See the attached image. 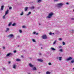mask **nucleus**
<instances>
[{"mask_svg": "<svg viewBox=\"0 0 74 74\" xmlns=\"http://www.w3.org/2000/svg\"><path fill=\"white\" fill-rule=\"evenodd\" d=\"M13 55L12 53H9L7 55H6V57H8V56H10V55Z\"/></svg>", "mask_w": 74, "mask_h": 74, "instance_id": "obj_6", "label": "nucleus"}, {"mask_svg": "<svg viewBox=\"0 0 74 74\" xmlns=\"http://www.w3.org/2000/svg\"><path fill=\"white\" fill-rule=\"evenodd\" d=\"M27 9H28V7H25V11H26L27 10Z\"/></svg>", "mask_w": 74, "mask_h": 74, "instance_id": "obj_20", "label": "nucleus"}, {"mask_svg": "<svg viewBox=\"0 0 74 74\" xmlns=\"http://www.w3.org/2000/svg\"><path fill=\"white\" fill-rule=\"evenodd\" d=\"M11 9H12V7H9V10H11Z\"/></svg>", "mask_w": 74, "mask_h": 74, "instance_id": "obj_38", "label": "nucleus"}, {"mask_svg": "<svg viewBox=\"0 0 74 74\" xmlns=\"http://www.w3.org/2000/svg\"><path fill=\"white\" fill-rule=\"evenodd\" d=\"M71 63H74V59H73L71 61Z\"/></svg>", "mask_w": 74, "mask_h": 74, "instance_id": "obj_23", "label": "nucleus"}, {"mask_svg": "<svg viewBox=\"0 0 74 74\" xmlns=\"http://www.w3.org/2000/svg\"><path fill=\"white\" fill-rule=\"evenodd\" d=\"M62 44L64 45H65V43H64V42H62Z\"/></svg>", "mask_w": 74, "mask_h": 74, "instance_id": "obj_35", "label": "nucleus"}, {"mask_svg": "<svg viewBox=\"0 0 74 74\" xmlns=\"http://www.w3.org/2000/svg\"><path fill=\"white\" fill-rule=\"evenodd\" d=\"M16 62H19V61H21V60L19 59H16Z\"/></svg>", "mask_w": 74, "mask_h": 74, "instance_id": "obj_21", "label": "nucleus"}, {"mask_svg": "<svg viewBox=\"0 0 74 74\" xmlns=\"http://www.w3.org/2000/svg\"><path fill=\"white\" fill-rule=\"evenodd\" d=\"M23 15V12H22L20 14V15H21V16H22V15Z\"/></svg>", "mask_w": 74, "mask_h": 74, "instance_id": "obj_26", "label": "nucleus"}, {"mask_svg": "<svg viewBox=\"0 0 74 74\" xmlns=\"http://www.w3.org/2000/svg\"><path fill=\"white\" fill-rule=\"evenodd\" d=\"M48 64L50 66L51 65H52V64L51 62H49L48 63Z\"/></svg>", "mask_w": 74, "mask_h": 74, "instance_id": "obj_32", "label": "nucleus"}, {"mask_svg": "<svg viewBox=\"0 0 74 74\" xmlns=\"http://www.w3.org/2000/svg\"><path fill=\"white\" fill-rule=\"evenodd\" d=\"M51 74V72L49 71H47L46 73V74Z\"/></svg>", "mask_w": 74, "mask_h": 74, "instance_id": "obj_25", "label": "nucleus"}, {"mask_svg": "<svg viewBox=\"0 0 74 74\" xmlns=\"http://www.w3.org/2000/svg\"><path fill=\"white\" fill-rule=\"evenodd\" d=\"M3 9H4V6H1V10H3Z\"/></svg>", "mask_w": 74, "mask_h": 74, "instance_id": "obj_16", "label": "nucleus"}, {"mask_svg": "<svg viewBox=\"0 0 74 74\" xmlns=\"http://www.w3.org/2000/svg\"><path fill=\"white\" fill-rule=\"evenodd\" d=\"M32 70H33L34 71H35L37 69H36V67H34L32 69Z\"/></svg>", "mask_w": 74, "mask_h": 74, "instance_id": "obj_22", "label": "nucleus"}, {"mask_svg": "<svg viewBox=\"0 0 74 74\" xmlns=\"http://www.w3.org/2000/svg\"><path fill=\"white\" fill-rule=\"evenodd\" d=\"M29 65L31 67H34V65L32 64H29Z\"/></svg>", "mask_w": 74, "mask_h": 74, "instance_id": "obj_10", "label": "nucleus"}, {"mask_svg": "<svg viewBox=\"0 0 74 74\" xmlns=\"http://www.w3.org/2000/svg\"><path fill=\"white\" fill-rule=\"evenodd\" d=\"M42 37L43 39H47V36L45 35H43L42 36Z\"/></svg>", "mask_w": 74, "mask_h": 74, "instance_id": "obj_3", "label": "nucleus"}, {"mask_svg": "<svg viewBox=\"0 0 74 74\" xmlns=\"http://www.w3.org/2000/svg\"><path fill=\"white\" fill-rule=\"evenodd\" d=\"M30 9H31L32 10H33V9H34V6H32L30 7Z\"/></svg>", "mask_w": 74, "mask_h": 74, "instance_id": "obj_11", "label": "nucleus"}, {"mask_svg": "<svg viewBox=\"0 0 74 74\" xmlns=\"http://www.w3.org/2000/svg\"><path fill=\"white\" fill-rule=\"evenodd\" d=\"M49 35H52V34H54V33H52L51 32H50L49 33Z\"/></svg>", "mask_w": 74, "mask_h": 74, "instance_id": "obj_24", "label": "nucleus"}, {"mask_svg": "<svg viewBox=\"0 0 74 74\" xmlns=\"http://www.w3.org/2000/svg\"><path fill=\"white\" fill-rule=\"evenodd\" d=\"M22 28H26V26H22Z\"/></svg>", "mask_w": 74, "mask_h": 74, "instance_id": "obj_36", "label": "nucleus"}, {"mask_svg": "<svg viewBox=\"0 0 74 74\" xmlns=\"http://www.w3.org/2000/svg\"><path fill=\"white\" fill-rule=\"evenodd\" d=\"M53 13L51 12L49 13L48 15L46 17V18H51L52 17V16L54 15Z\"/></svg>", "mask_w": 74, "mask_h": 74, "instance_id": "obj_1", "label": "nucleus"}, {"mask_svg": "<svg viewBox=\"0 0 74 74\" xmlns=\"http://www.w3.org/2000/svg\"><path fill=\"white\" fill-rule=\"evenodd\" d=\"M13 52L14 53H15L16 52V50H15Z\"/></svg>", "mask_w": 74, "mask_h": 74, "instance_id": "obj_39", "label": "nucleus"}, {"mask_svg": "<svg viewBox=\"0 0 74 74\" xmlns=\"http://www.w3.org/2000/svg\"><path fill=\"white\" fill-rule=\"evenodd\" d=\"M11 25H12V22H11L9 23L8 25V26L9 27L11 26Z\"/></svg>", "mask_w": 74, "mask_h": 74, "instance_id": "obj_13", "label": "nucleus"}, {"mask_svg": "<svg viewBox=\"0 0 74 74\" xmlns=\"http://www.w3.org/2000/svg\"><path fill=\"white\" fill-rule=\"evenodd\" d=\"M18 47H19V46H18Z\"/></svg>", "mask_w": 74, "mask_h": 74, "instance_id": "obj_51", "label": "nucleus"}, {"mask_svg": "<svg viewBox=\"0 0 74 74\" xmlns=\"http://www.w3.org/2000/svg\"><path fill=\"white\" fill-rule=\"evenodd\" d=\"M36 32H33V34H36Z\"/></svg>", "mask_w": 74, "mask_h": 74, "instance_id": "obj_37", "label": "nucleus"}, {"mask_svg": "<svg viewBox=\"0 0 74 74\" xmlns=\"http://www.w3.org/2000/svg\"><path fill=\"white\" fill-rule=\"evenodd\" d=\"M15 25H16V24H15V23H14L12 24V26H15Z\"/></svg>", "mask_w": 74, "mask_h": 74, "instance_id": "obj_30", "label": "nucleus"}, {"mask_svg": "<svg viewBox=\"0 0 74 74\" xmlns=\"http://www.w3.org/2000/svg\"><path fill=\"white\" fill-rule=\"evenodd\" d=\"M63 5H64V3H57V6L58 7H62Z\"/></svg>", "mask_w": 74, "mask_h": 74, "instance_id": "obj_2", "label": "nucleus"}, {"mask_svg": "<svg viewBox=\"0 0 74 74\" xmlns=\"http://www.w3.org/2000/svg\"><path fill=\"white\" fill-rule=\"evenodd\" d=\"M31 12H28V13L27 14V16H29V15L30 14H31Z\"/></svg>", "mask_w": 74, "mask_h": 74, "instance_id": "obj_18", "label": "nucleus"}, {"mask_svg": "<svg viewBox=\"0 0 74 74\" xmlns=\"http://www.w3.org/2000/svg\"><path fill=\"white\" fill-rule=\"evenodd\" d=\"M8 37H9V38H13L14 37V35L12 34H11L9 35L8 36Z\"/></svg>", "mask_w": 74, "mask_h": 74, "instance_id": "obj_7", "label": "nucleus"}, {"mask_svg": "<svg viewBox=\"0 0 74 74\" xmlns=\"http://www.w3.org/2000/svg\"><path fill=\"white\" fill-rule=\"evenodd\" d=\"M28 74H30V73H28Z\"/></svg>", "mask_w": 74, "mask_h": 74, "instance_id": "obj_47", "label": "nucleus"}, {"mask_svg": "<svg viewBox=\"0 0 74 74\" xmlns=\"http://www.w3.org/2000/svg\"><path fill=\"white\" fill-rule=\"evenodd\" d=\"M62 48V46H59V48Z\"/></svg>", "mask_w": 74, "mask_h": 74, "instance_id": "obj_42", "label": "nucleus"}, {"mask_svg": "<svg viewBox=\"0 0 74 74\" xmlns=\"http://www.w3.org/2000/svg\"><path fill=\"white\" fill-rule=\"evenodd\" d=\"M40 55H41V54H40Z\"/></svg>", "mask_w": 74, "mask_h": 74, "instance_id": "obj_53", "label": "nucleus"}, {"mask_svg": "<svg viewBox=\"0 0 74 74\" xmlns=\"http://www.w3.org/2000/svg\"><path fill=\"white\" fill-rule=\"evenodd\" d=\"M19 32H20V33H22V31L21 30H19Z\"/></svg>", "mask_w": 74, "mask_h": 74, "instance_id": "obj_29", "label": "nucleus"}, {"mask_svg": "<svg viewBox=\"0 0 74 74\" xmlns=\"http://www.w3.org/2000/svg\"><path fill=\"white\" fill-rule=\"evenodd\" d=\"M73 58L71 57H69L68 58L66 59V60L67 61H69V60H72Z\"/></svg>", "mask_w": 74, "mask_h": 74, "instance_id": "obj_5", "label": "nucleus"}, {"mask_svg": "<svg viewBox=\"0 0 74 74\" xmlns=\"http://www.w3.org/2000/svg\"><path fill=\"white\" fill-rule=\"evenodd\" d=\"M9 30H10V28H7L5 31L6 32H7L8 31H9Z\"/></svg>", "mask_w": 74, "mask_h": 74, "instance_id": "obj_17", "label": "nucleus"}, {"mask_svg": "<svg viewBox=\"0 0 74 74\" xmlns=\"http://www.w3.org/2000/svg\"><path fill=\"white\" fill-rule=\"evenodd\" d=\"M5 16H6V15H5V14L3 17V19H5Z\"/></svg>", "mask_w": 74, "mask_h": 74, "instance_id": "obj_27", "label": "nucleus"}, {"mask_svg": "<svg viewBox=\"0 0 74 74\" xmlns=\"http://www.w3.org/2000/svg\"><path fill=\"white\" fill-rule=\"evenodd\" d=\"M73 11L74 12V9H73Z\"/></svg>", "mask_w": 74, "mask_h": 74, "instance_id": "obj_49", "label": "nucleus"}, {"mask_svg": "<svg viewBox=\"0 0 74 74\" xmlns=\"http://www.w3.org/2000/svg\"><path fill=\"white\" fill-rule=\"evenodd\" d=\"M12 68L14 69H16V64H14L12 65Z\"/></svg>", "mask_w": 74, "mask_h": 74, "instance_id": "obj_4", "label": "nucleus"}, {"mask_svg": "<svg viewBox=\"0 0 74 74\" xmlns=\"http://www.w3.org/2000/svg\"><path fill=\"white\" fill-rule=\"evenodd\" d=\"M71 19L72 20H74V18H71Z\"/></svg>", "mask_w": 74, "mask_h": 74, "instance_id": "obj_46", "label": "nucleus"}, {"mask_svg": "<svg viewBox=\"0 0 74 74\" xmlns=\"http://www.w3.org/2000/svg\"><path fill=\"white\" fill-rule=\"evenodd\" d=\"M3 49H5V47H3Z\"/></svg>", "mask_w": 74, "mask_h": 74, "instance_id": "obj_40", "label": "nucleus"}, {"mask_svg": "<svg viewBox=\"0 0 74 74\" xmlns=\"http://www.w3.org/2000/svg\"><path fill=\"white\" fill-rule=\"evenodd\" d=\"M41 49H42V47L41 48Z\"/></svg>", "mask_w": 74, "mask_h": 74, "instance_id": "obj_50", "label": "nucleus"}, {"mask_svg": "<svg viewBox=\"0 0 74 74\" xmlns=\"http://www.w3.org/2000/svg\"><path fill=\"white\" fill-rule=\"evenodd\" d=\"M8 12H9V10H7L5 11V15H7L8 14Z\"/></svg>", "mask_w": 74, "mask_h": 74, "instance_id": "obj_8", "label": "nucleus"}, {"mask_svg": "<svg viewBox=\"0 0 74 74\" xmlns=\"http://www.w3.org/2000/svg\"><path fill=\"white\" fill-rule=\"evenodd\" d=\"M37 60L38 62H43V60L41 59H38Z\"/></svg>", "mask_w": 74, "mask_h": 74, "instance_id": "obj_9", "label": "nucleus"}, {"mask_svg": "<svg viewBox=\"0 0 74 74\" xmlns=\"http://www.w3.org/2000/svg\"><path fill=\"white\" fill-rule=\"evenodd\" d=\"M11 63V62H9V63Z\"/></svg>", "mask_w": 74, "mask_h": 74, "instance_id": "obj_48", "label": "nucleus"}, {"mask_svg": "<svg viewBox=\"0 0 74 74\" xmlns=\"http://www.w3.org/2000/svg\"><path fill=\"white\" fill-rule=\"evenodd\" d=\"M37 3H41V2L42 0H37Z\"/></svg>", "mask_w": 74, "mask_h": 74, "instance_id": "obj_12", "label": "nucleus"}, {"mask_svg": "<svg viewBox=\"0 0 74 74\" xmlns=\"http://www.w3.org/2000/svg\"><path fill=\"white\" fill-rule=\"evenodd\" d=\"M57 40H56L53 42V45H55L56 44V42Z\"/></svg>", "mask_w": 74, "mask_h": 74, "instance_id": "obj_19", "label": "nucleus"}, {"mask_svg": "<svg viewBox=\"0 0 74 74\" xmlns=\"http://www.w3.org/2000/svg\"><path fill=\"white\" fill-rule=\"evenodd\" d=\"M51 49L52 51H55V50H56V49H54V48H53V47H51Z\"/></svg>", "mask_w": 74, "mask_h": 74, "instance_id": "obj_14", "label": "nucleus"}, {"mask_svg": "<svg viewBox=\"0 0 74 74\" xmlns=\"http://www.w3.org/2000/svg\"><path fill=\"white\" fill-rule=\"evenodd\" d=\"M60 52H63V49H60L59 50Z\"/></svg>", "mask_w": 74, "mask_h": 74, "instance_id": "obj_31", "label": "nucleus"}, {"mask_svg": "<svg viewBox=\"0 0 74 74\" xmlns=\"http://www.w3.org/2000/svg\"><path fill=\"white\" fill-rule=\"evenodd\" d=\"M32 41L34 42H36V41L34 39H32Z\"/></svg>", "mask_w": 74, "mask_h": 74, "instance_id": "obj_28", "label": "nucleus"}, {"mask_svg": "<svg viewBox=\"0 0 74 74\" xmlns=\"http://www.w3.org/2000/svg\"><path fill=\"white\" fill-rule=\"evenodd\" d=\"M3 70H4V71H5V68H3Z\"/></svg>", "mask_w": 74, "mask_h": 74, "instance_id": "obj_34", "label": "nucleus"}, {"mask_svg": "<svg viewBox=\"0 0 74 74\" xmlns=\"http://www.w3.org/2000/svg\"><path fill=\"white\" fill-rule=\"evenodd\" d=\"M58 58L60 61H61V60H62V57H60Z\"/></svg>", "mask_w": 74, "mask_h": 74, "instance_id": "obj_15", "label": "nucleus"}, {"mask_svg": "<svg viewBox=\"0 0 74 74\" xmlns=\"http://www.w3.org/2000/svg\"><path fill=\"white\" fill-rule=\"evenodd\" d=\"M38 33H36V35H38Z\"/></svg>", "mask_w": 74, "mask_h": 74, "instance_id": "obj_45", "label": "nucleus"}, {"mask_svg": "<svg viewBox=\"0 0 74 74\" xmlns=\"http://www.w3.org/2000/svg\"><path fill=\"white\" fill-rule=\"evenodd\" d=\"M73 70H74V68H73Z\"/></svg>", "mask_w": 74, "mask_h": 74, "instance_id": "obj_52", "label": "nucleus"}, {"mask_svg": "<svg viewBox=\"0 0 74 74\" xmlns=\"http://www.w3.org/2000/svg\"><path fill=\"white\" fill-rule=\"evenodd\" d=\"M58 1V0H54V1Z\"/></svg>", "mask_w": 74, "mask_h": 74, "instance_id": "obj_43", "label": "nucleus"}, {"mask_svg": "<svg viewBox=\"0 0 74 74\" xmlns=\"http://www.w3.org/2000/svg\"><path fill=\"white\" fill-rule=\"evenodd\" d=\"M69 4V3L68 2H67L66 3V4H67V5Z\"/></svg>", "mask_w": 74, "mask_h": 74, "instance_id": "obj_41", "label": "nucleus"}, {"mask_svg": "<svg viewBox=\"0 0 74 74\" xmlns=\"http://www.w3.org/2000/svg\"><path fill=\"white\" fill-rule=\"evenodd\" d=\"M72 31L73 32V33H74V30H72Z\"/></svg>", "mask_w": 74, "mask_h": 74, "instance_id": "obj_44", "label": "nucleus"}, {"mask_svg": "<svg viewBox=\"0 0 74 74\" xmlns=\"http://www.w3.org/2000/svg\"><path fill=\"white\" fill-rule=\"evenodd\" d=\"M59 40L60 41H62V39L61 38H59Z\"/></svg>", "mask_w": 74, "mask_h": 74, "instance_id": "obj_33", "label": "nucleus"}]
</instances>
